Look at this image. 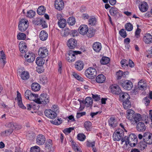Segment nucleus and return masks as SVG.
<instances>
[{"instance_id":"nucleus-1","label":"nucleus","mask_w":152,"mask_h":152,"mask_svg":"<svg viewBox=\"0 0 152 152\" xmlns=\"http://www.w3.org/2000/svg\"><path fill=\"white\" fill-rule=\"evenodd\" d=\"M124 131L123 129H118L113 133V136L114 141H119L121 140L122 142L125 141V136L124 137Z\"/></svg>"},{"instance_id":"nucleus-2","label":"nucleus","mask_w":152,"mask_h":152,"mask_svg":"<svg viewBox=\"0 0 152 152\" xmlns=\"http://www.w3.org/2000/svg\"><path fill=\"white\" fill-rule=\"evenodd\" d=\"M81 53L82 52L79 51H69L66 54V59L69 62H73L75 60L76 56Z\"/></svg>"},{"instance_id":"nucleus-3","label":"nucleus","mask_w":152,"mask_h":152,"mask_svg":"<svg viewBox=\"0 0 152 152\" xmlns=\"http://www.w3.org/2000/svg\"><path fill=\"white\" fill-rule=\"evenodd\" d=\"M48 95L46 93L42 94L39 98H37L35 102L38 104H46L49 102Z\"/></svg>"},{"instance_id":"nucleus-4","label":"nucleus","mask_w":152,"mask_h":152,"mask_svg":"<svg viewBox=\"0 0 152 152\" xmlns=\"http://www.w3.org/2000/svg\"><path fill=\"white\" fill-rule=\"evenodd\" d=\"M28 21L26 19L22 18L20 19L18 24L19 30L21 32L26 31L28 27Z\"/></svg>"},{"instance_id":"nucleus-5","label":"nucleus","mask_w":152,"mask_h":152,"mask_svg":"<svg viewBox=\"0 0 152 152\" xmlns=\"http://www.w3.org/2000/svg\"><path fill=\"white\" fill-rule=\"evenodd\" d=\"M85 74L87 78L93 79L96 77L97 75V71L95 68L90 67L86 70Z\"/></svg>"},{"instance_id":"nucleus-6","label":"nucleus","mask_w":152,"mask_h":152,"mask_svg":"<svg viewBox=\"0 0 152 152\" xmlns=\"http://www.w3.org/2000/svg\"><path fill=\"white\" fill-rule=\"evenodd\" d=\"M25 96L26 98L31 101L35 102L36 99L38 97L37 94L32 93L31 90H27L25 93Z\"/></svg>"},{"instance_id":"nucleus-7","label":"nucleus","mask_w":152,"mask_h":152,"mask_svg":"<svg viewBox=\"0 0 152 152\" xmlns=\"http://www.w3.org/2000/svg\"><path fill=\"white\" fill-rule=\"evenodd\" d=\"M143 140L147 144H152V133L148 132H145L143 135Z\"/></svg>"},{"instance_id":"nucleus-8","label":"nucleus","mask_w":152,"mask_h":152,"mask_svg":"<svg viewBox=\"0 0 152 152\" xmlns=\"http://www.w3.org/2000/svg\"><path fill=\"white\" fill-rule=\"evenodd\" d=\"M119 84L123 88L127 90H131L133 87L132 83L130 80H124L120 82Z\"/></svg>"},{"instance_id":"nucleus-9","label":"nucleus","mask_w":152,"mask_h":152,"mask_svg":"<svg viewBox=\"0 0 152 152\" xmlns=\"http://www.w3.org/2000/svg\"><path fill=\"white\" fill-rule=\"evenodd\" d=\"M109 12L110 15L115 19L118 18L121 15L118 9L115 7H112L110 10Z\"/></svg>"},{"instance_id":"nucleus-10","label":"nucleus","mask_w":152,"mask_h":152,"mask_svg":"<svg viewBox=\"0 0 152 152\" xmlns=\"http://www.w3.org/2000/svg\"><path fill=\"white\" fill-rule=\"evenodd\" d=\"M38 54L40 57L45 58L48 55V50L45 47H40L38 50Z\"/></svg>"},{"instance_id":"nucleus-11","label":"nucleus","mask_w":152,"mask_h":152,"mask_svg":"<svg viewBox=\"0 0 152 152\" xmlns=\"http://www.w3.org/2000/svg\"><path fill=\"white\" fill-rule=\"evenodd\" d=\"M44 113L47 117L51 119L55 118L57 116V114L55 111L50 109H46Z\"/></svg>"},{"instance_id":"nucleus-12","label":"nucleus","mask_w":152,"mask_h":152,"mask_svg":"<svg viewBox=\"0 0 152 152\" xmlns=\"http://www.w3.org/2000/svg\"><path fill=\"white\" fill-rule=\"evenodd\" d=\"M108 124L110 128L114 129L118 125L117 119L115 117H111L108 120Z\"/></svg>"},{"instance_id":"nucleus-13","label":"nucleus","mask_w":152,"mask_h":152,"mask_svg":"<svg viewBox=\"0 0 152 152\" xmlns=\"http://www.w3.org/2000/svg\"><path fill=\"white\" fill-rule=\"evenodd\" d=\"M110 88L111 92L113 94L119 95L122 91L119 86L115 84L111 86Z\"/></svg>"},{"instance_id":"nucleus-14","label":"nucleus","mask_w":152,"mask_h":152,"mask_svg":"<svg viewBox=\"0 0 152 152\" xmlns=\"http://www.w3.org/2000/svg\"><path fill=\"white\" fill-rule=\"evenodd\" d=\"M67 45L70 49H74L77 47V41L73 38H70L67 42Z\"/></svg>"},{"instance_id":"nucleus-15","label":"nucleus","mask_w":152,"mask_h":152,"mask_svg":"<svg viewBox=\"0 0 152 152\" xmlns=\"http://www.w3.org/2000/svg\"><path fill=\"white\" fill-rule=\"evenodd\" d=\"M141 119L142 117L140 114L139 113H135L134 115H133L132 118L130 121L132 124L134 125L137 122L141 121Z\"/></svg>"},{"instance_id":"nucleus-16","label":"nucleus","mask_w":152,"mask_h":152,"mask_svg":"<svg viewBox=\"0 0 152 152\" xmlns=\"http://www.w3.org/2000/svg\"><path fill=\"white\" fill-rule=\"evenodd\" d=\"M45 140L46 138L45 136L42 134H38L36 139V143L39 145H43Z\"/></svg>"},{"instance_id":"nucleus-17","label":"nucleus","mask_w":152,"mask_h":152,"mask_svg":"<svg viewBox=\"0 0 152 152\" xmlns=\"http://www.w3.org/2000/svg\"><path fill=\"white\" fill-rule=\"evenodd\" d=\"M55 6L58 10H61L64 8V3L62 0H56L55 2Z\"/></svg>"},{"instance_id":"nucleus-18","label":"nucleus","mask_w":152,"mask_h":152,"mask_svg":"<svg viewBox=\"0 0 152 152\" xmlns=\"http://www.w3.org/2000/svg\"><path fill=\"white\" fill-rule=\"evenodd\" d=\"M25 58L27 62L31 63L33 62L35 59V55L32 53L29 52L28 54H25Z\"/></svg>"},{"instance_id":"nucleus-19","label":"nucleus","mask_w":152,"mask_h":152,"mask_svg":"<svg viewBox=\"0 0 152 152\" xmlns=\"http://www.w3.org/2000/svg\"><path fill=\"white\" fill-rule=\"evenodd\" d=\"M146 126L144 123L142 122H139L136 126L137 130L140 132H143L146 129Z\"/></svg>"},{"instance_id":"nucleus-20","label":"nucleus","mask_w":152,"mask_h":152,"mask_svg":"<svg viewBox=\"0 0 152 152\" xmlns=\"http://www.w3.org/2000/svg\"><path fill=\"white\" fill-rule=\"evenodd\" d=\"M147 84L145 82L141 80L138 83V88L141 91L145 90L147 88Z\"/></svg>"},{"instance_id":"nucleus-21","label":"nucleus","mask_w":152,"mask_h":152,"mask_svg":"<svg viewBox=\"0 0 152 152\" xmlns=\"http://www.w3.org/2000/svg\"><path fill=\"white\" fill-rule=\"evenodd\" d=\"M140 10L144 12L146 11L148 9V6L147 3L145 2H142L139 6Z\"/></svg>"},{"instance_id":"nucleus-22","label":"nucleus","mask_w":152,"mask_h":152,"mask_svg":"<svg viewBox=\"0 0 152 152\" xmlns=\"http://www.w3.org/2000/svg\"><path fill=\"white\" fill-rule=\"evenodd\" d=\"M119 95V100L122 101L123 102L124 100H127L129 99L130 97L129 94L126 93H125L122 91L120 93Z\"/></svg>"},{"instance_id":"nucleus-23","label":"nucleus","mask_w":152,"mask_h":152,"mask_svg":"<svg viewBox=\"0 0 152 152\" xmlns=\"http://www.w3.org/2000/svg\"><path fill=\"white\" fill-rule=\"evenodd\" d=\"M88 29L87 25H81L79 28V33L80 34L83 35H85L87 33Z\"/></svg>"},{"instance_id":"nucleus-24","label":"nucleus","mask_w":152,"mask_h":152,"mask_svg":"<svg viewBox=\"0 0 152 152\" xmlns=\"http://www.w3.org/2000/svg\"><path fill=\"white\" fill-rule=\"evenodd\" d=\"M75 69L78 71H80L83 69L84 64L83 61H78L75 63Z\"/></svg>"},{"instance_id":"nucleus-25","label":"nucleus","mask_w":152,"mask_h":152,"mask_svg":"<svg viewBox=\"0 0 152 152\" xmlns=\"http://www.w3.org/2000/svg\"><path fill=\"white\" fill-rule=\"evenodd\" d=\"M143 41L147 44L152 43V36L148 33L145 34L143 37Z\"/></svg>"},{"instance_id":"nucleus-26","label":"nucleus","mask_w":152,"mask_h":152,"mask_svg":"<svg viewBox=\"0 0 152 152\" xmlns=\"http://www.w3.org/2000/svg\"><path fill=\"white\" fill-rule=\"evenodd\" d=\"M39 37L41 40L45 41L47 39L48 37V34L46 31L42 30L40 33Z\"/></svg>"},{"instance_id":"nucleus-27","label":"nucleus","mask_w":152,"mask_h":152,"mask_svg":"<svg viewBox=\"0 0 152 152\" xmlns=\"http://www.w3.org/2000/svg\"><path fill=\"white\" fill-rule=\"evenodd\" d=\"M19 46L20 52L22 53H26L27 50V47L26 43L23 42H21Z\"/></svg>"},{"instance_id":"nucleus-28","label":"nucleus","mask_w":152,"mask_h":152,"mask_svg":"<svg viewBox=\"0 0 152 152\" xmlns=\"http://www.w3.org/2000/svg\"><path fill=\"white\" fill-rule=\"evenodd\" d=\"M105 77L102 74L98 75L96 77V81L99 83H103L105 81Z\"/></svg>"},{"instance_id":"nucleus-29","label":"nucleus","mask_w":152,"mask_h":152,"mask_svg":"<svg viewBox=\"0 0 152 152\" xmlns=\"http://www.w3.org/2000/svg\"><path fill=\"white\" fill-rule=\"evenodd\" d=\"M137 136L133 134H131L129 136H125V142L126 144H127V142L129 143L130 142H132V141L134 140V139L137 138Z\"/></svg>"},{"instance_id":"nucleus-30","label":"nucleus","mask_w":152,"mask_h":152,"mask_svg":"<svg viewBox=\"0 0 152 152\" xmlns=\"http://www.w3.org/2000/svg\"><path fill=\"white\" fill-rule=\"evenodd\" d=\"M93 99L90 97H86L85 100V104L87 107H91L92 106Z\"/></svg>"},{"instance_id":"nucleus-31","label":"nucleus","mask_w":152,"mask_h":152,"mask_svg":"<svg viewBox=\"0 0 152 152\" xmlns=\"http://www.w3.org/2000/svg\"><path fill=\"white\" fill-rule=\"evenodd\" d=\"M102 48L100 43L96 42L94 43L93 45V48L94 50L96 52H99L101 50Z\"/></svg>"},{"instance_id":"nucleus-32","label":"nucleus","mask_w":152,"mask_h":152,"mask_svg":"<svg viewBox=\"0 0 152 152\" xmlns=\"http://www.w3.org/2000/svg\"><path fill=\"white\" fill-rule=\"evenodd\" d=\"M5 55L3 50L0 51V62L3 64V66L6 63Z\"/></svg>"},{"instance_id":"nucleus-33","label":"nucleus","mask_w":152,"mask_h":152,"mask_svg":"<svg viewBox=\"0 0 152 152\" xmlns=\"http://www.w3.org/2000/svg\"><path fill=\"white\" fill-rule=\"evenodd\" d=\"M96 30L93 28L91 27L88 29L86 34L87 36L89 38H91L93 37L95 34Z\"/></svg>"},{"instance_id":"nucleus-34","label":"nucleus","mask_w":152,"mask_h":152,"mask_svg":"<svg viewBox=\"0 0 152 152\" xmlns=\"http://www.w3.org/2000/svg\"><path fill=\"white\" fill-rule=\"evenodd\" d=\"M20 76L21 79L24 80H28L30 77L28 72L26 71L22 72L20 74Z\"/></svg>"},{"instance_id":"nucleus-35","label":"nucleus","mask_w":152,"mask_h":152,"mask_svg":"<svg viewBox=\"0 0 152 152\" xmlns=\"http://www.w3.org/2000/svg\"><path fill=\"white\" fill-rule=\"evenodd\" d=\"M123 105L124 109H129L131 107V103L129 99L124 100V102H123Z\"/></svg>"},{"instance_id":"nucleus-36","label":"nucleus","mask_w":152,"mask_h":152,"mask_svg":"<svg viewBox=\"0 0 152 152\" xmlns=\"http://www.w3.org/2000/svg\"><path fill=\"white\" fill-rule=\"evenodd\" d=\"M135 113L134 111L132 110H128L126 111V118L128 119L129 121L132 119L133 115H134Z\"/></svg>"},{"instance_id":"nucleus-37","label":"nucleus","mask_w":152,"mask_h":152,"mask_svg":"<svg viewBox=\"0 0 152 152\" xmlns=\"http://www.w3.org/2000/svg\"><path fill=\"white\" fill-rule=\"evenodd\" d=\"M43 58L40 57L37 58L36 62L38 66H42L44 64L45 60L43 59Z\"/></svg>"},{"instance_id":"nucleus-38","label":"nucleus","mask_w":152,"mask_h":152,"mask_svg":"<svg viewBox=\"0 0 152 152\" xmlns=\"http://www.w3.org/2000/svg\"><path fill=\"white\" fill-rule=\"evenodd\" d=\"M88 24L90 26H94L96 25L97 21L95 17H91L88 20Z\"/></svg>"},{"instance_id":"nucleus-39","label":"nucleus","mask_w":152,"mask_h":152,"mask_svg":"<svg viewBox=\"0 0 152 152\" xmlns=\"http://www.w3.org/2000/svg\"><path fill=\"white\" fill-rule=\"evenodd\" d=\"M45 8L43 6H39L37 10V13L39 15H42L45 12Z\"/></svg>"},{"instance_id":"nucleus-40","label":"nucleus","mask_w":152,"mask_h":152,"mask_svg":"<svg viewBox=\"0 0 152 152\" xmlns=\"http://www.w3.org/2000/svg\"><path fill=\"white\" fill-rule=\"evenodd\" d=\"M32 90L34 91H39L40 88V85L36 83H33L32 84L31 86Z\"/></svg>"},{"instance_id":"nucleus-41","label":"nucleus","mask_w":152,"mask_h":152,"mask_svg":"<svg viewBox=\"0 0 152 152\" xmlns=\"http://www.w3.org/2000/svg\"><path fill=\"white\" fill-rule=\"evenodd\" d=\"M110 61V59L109 57L103 56L100 61V62L101 64L104 65L108 64L109 63Z\"/></svg>"},{"instance_id":"nucleus-42","label":"nucleus","mask_w":152,"mask_h":152,"mask_svg":"<svg viewBox=\"0 0 152 152\" xmlns=\"http://www.w3.org/2000/svg\"><path fill=\"white\" fill-rule=\"evenodd\" d=\"M92 124L90 121H86L84 124V126L87 131H90L91 127Z\"/></svg>"},{"instance_id":"nucleus-43","label":"nucleus","mask_w":152,"mask_h":152,"mask_svg":"<svg viewBox=\"0 0 152 152\" xmlns=\"http://www.w3.org/2000/svg\"><path fill=\"white\" fill-rule=\"evenodd\" d=\"M66 21L65 19H63L60 21H58V23L59 27L61 28H64L66 25Z\"/></svg>"},{"instance_id":"nucleus-44","label":"nucleus","mask_w":152,"mask_h":152,"mask_svg":"<svg viewBox=\"0 0 152 152\" xmlns=\"http://www.w3.org/2000/svg\"><path fill=\"white\" fill-rule=\"evenodd\" d=\"M123 72L121 70H119L117 72L116 74V78L117 80H119L121 79L122 77H123Z\"/></svg>"},{"instance_id":"nucleus-45","label":"nucleus","mask_w":152,"mask_h":152,"mask_svg":"<svg viewBox=\"0 0 152 152\" xmlns=\"http://www.w3.org/2000/svg\"><path fill=\"white\" fill-rule=\"evenodd\" d=\"M75 23V18L73 17H69L67 20V23L70 25L73 26Z\"/></svg>"},{"instance_id":"nucleus-46","label":"nucleus","mask_w":152,"mask_h":152,"mask_svg":"<svg viewBox=\"0 0 152 152\" xmlns=\"http://www.w3.org/2000/svg\"><path fill=\"white\" fill-rule=\"evenodd\" d=\"M26 37V34H25L21 32H19L17 36V39L18 40H24Z\"/></svg>"},{"instance_id":"nucleus-47","label":"nucleus","mask_w":152,"mask_h":152,"mask_svg":"<svg viewBox=\"0 0 152 152\" xmlns=\"http://www.w3.org/2000/svg\"><path fill=\"white\" fill-rule=\"evenodd\" d=\"M45 147L48 149L51 148L52 146V140L50 139L47 140L45 143Z\"/></svg>"},{"instance_id":"nucleus-48","label":"nucleus","mask_w":152,"mask_h":152,"mask_svg":"<svg viewBox=\"0 0 152 152\" xmlns=\"http://www.w3.org/2000/svg\"><path fill=\"white\" fill-rule=\"evenodd\" d=\"M119 33L121 37L124 38H125L127 36L126 32L124 28H122L120 30Z\"/></svg>"},{"instance_id":"nucleus-49","label":"nucleus","mask_w":152,"mask_h":152,"mask_svg":"<svg viewBox=\"0 0 152 152\" xmlns=\"http://www.w3.org/2000/svg\"><path fill=\"white\" fill-rule=\"evenodd\" d=\"M77 138L79 140L83 141L85 140L86 136L83 133H79L77 134Z\"/></svg>"},{"instance_id":"nucleus-50","label":"nucleus","mask_w":152,"mask_h":152,"mask_svg":"<svg viewBox=\"0 0 152 152\" xmlns=\"http://www.w3.org/2000/svg\"><path fill=\"white\" fill-rule=\"evenodd\" d=\"M125 28L127 31H131L133 29V26L131 23H128L125 25Z\"/></svg>"},{"instance_id":"nucleus-51","label":"nucleus","mask_w":152,"mask_h":152,"mask_svg":"<svg viewBox=\"0 0 152 152\" xmlns=\"http://www.w3.org/2000/svg\"><path fill=\"white\" fill-rule=\"evenodd\" d=\"M137 138H135L134 139V140L132 141V142H130L128 143L130 146L132 147H134L136 145L137 143Z\"/></svg>"},{"instance_id":"nucleus-52","label":"nucleus","mask_w":152,"mask_h":152,"mask_svg":"<svg viewBox=\"0 0 152 152\" xmlns=\"http://www.w3.org/2000/svg\"><path fill=\"white\" fill-rule=\"evenodd\" d=\"M35 14V12L33 10H31L28 11L27 12V16L29 18H32L33 17Z\"/></svg>"},{"instance_id":"nucleus-53","label":"nucleus","mask_w":152,"mask_h":152,"mask_svg":"<svg viewBox=\"0 0 152 152\" xmlns=\"http://www.w3.org/2000/svg\"><path fill=\"white\" fill-rule=\"evenodd\" d=\"M62 122V120L61 118H58L57 120H55L54 121H51L52 123L56 125L60 124Z\"/></svg>"},{"instance_id":"nucleus-54","label":"nucleus","mask_w":152,"mask_h":152,"mask_svg":"<svg viewBox=\"0 0 152 152\" xmlns=\"http://www.w3.org/2000/svg\"><path fill=\"white\" fill-rule=\"evenodd\" d=\"M72 75L77 80L81 81H83V79L76 73L73 72Z\"/></svg>"},{"instance_id":"nucleus-55","label":"nucleus","mask_w":152,"mask_h":152,"mask_svg":"<svg viewBox=\"0 0 152 152\" xmlns=\"http://www.w3.org/2000/svg\"><path fill=\"white\" fill-rule=\"evenodd\" d=\"M40 151L39 147L37 146H35L31 148V152H39Z\"/></svg>"},{"instance_id":"nucleus-56","label":"nucleus","mask_w":152,"mask_h":152,"mask_svg":"<svg viewBox=\"0 0 152 152\" xmlns=\"http://www.w3.org/2000/svg\"><path fill=\"white\" fill-rule=\"evenodd\" d=\"M18 106L20 108L23 109H26V107L23 104L22 99L18 100Z\"/></svg>"},{"instance_id":"nucleus-57","label":"nucleus","mask_w":152,"mask_h":152,"mask_svg":"<svg viewBox=\"0 0 152 152\" xmlns=\"http://www.w3.org/2000/svg\"><path fill=\"white\" fill-rule=\"evenodd\" d=\"M40 81L41 83L43 85L46 83L48 82L47 77L45 76H42L40 80Z\"/></svg>"},{"instance_id":"nucleus-58","label":"nucleus","mask_w":152,"mask_h":152,"mask_svg":"<svg viewBox=\"0 0 152 152\" xmlns=\"http://www.w3.org/2000/svg\"><path fill=\"white\" fill-rule=\"evenodd\" d=\"M27 138L29 140H33L34 137V134L33 132H31L27 135Z\"/></svg>"},{"instance_id":"nucleus-59","label":"nucleus","mask_w":152,"mask_h":152,"mask_svg":"<svg viewBox=\"0 0 152 152\" xmlns=\"http://www.w3.org/2000/svg\"><path fill=\"white\" fill-rule=\"evenodd\" d=\"M62 64L61 61H59L58 64V72L61 74L62 72Z\"/></svg>"},{"instance_id":"nucleus-60","label":"nucleus","mask_w":152,"mask_h":152,"mask_svg":"<svg viewBox=\"0 0 152 152\" xmlns=\"http://www.w3.org/2000/svg\"><path fill=\"white\" fill-rule=\"evenodd\" d=\"M43 20L42 18H38L36 19L34 21V23L35 25H40L42 24V22Z\"/></svg>"},{"instance_id":"nucleus-61","label":"nucleus","mask_w":152,"mask_h":152,"mask_svg":"<svg viewBox=\"0 0 152 152\" xmlns=\"http://www.w3.org/2000/svg\"><path fill=\"white\" fill-rule=\"evenodd\" d=\"M74 129V128L73 127H69L64 129L63 132L65 133H70Z\"/></svg>"},{"instance_id":"nucleus-62","label":"nucleus","mask_w":152,"mask_h":152,"mask_svg":"<svg viewBox=\"0 0 152 152\" xmlns=\"http://www.w3.org/2000/svg\"><path fill=\"white\" fill-rule=\"evenodd\" d=\"M143 100L144 101V103L145 105L146 106H148L150 102V100L149 99V97H145L143 99Z\"/></svg>"},{"instance_id":"nucleus-63","label":"nucleus","mask_w":152,"mask_h":152,"mask_svg":"<svg viewBox=\"0 0 152 152\" xmlns=\"http://www.w3.org/2000/svg\"><path fill=\"white\" fill-rule=\"evenodd\" d=\"M71 31L70 29H69L68 28H66L64 30V34L66 36H67L69 34L70 35L71 33Z\"/></svg>"},{"instance_id":"nucleus-64","label":"nucleus","mask_w":152,"mask_h":152,"mask_svg":"<svg viewBox=\"0 0 152 152\" xmlns=\"http://www.w3.org/2000/svg\"><path fill=\"white\" fill-rule=\"evenodd\" d=\"M147 52L148 54L146 56L149 58H151L152 57V46L151 47V50H148Z\"/></svg>"}]
</instances>
